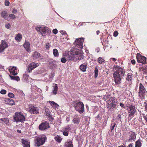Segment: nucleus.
Returning a JSON list of instances; mask_svg holds the SVG:
<instances>
[{
    "mask_svg": "<svg viewBox=\"0 0 147 147\" xmlns=\"http://www.w3.org/2000/svg\"><path fill=\"white\" fill-rule=\"evenodd\" d=\"M61 33L63 35H67V33L65 32L64 31L62 30L61 31Z\"/></svg>",
    "mask_w": 147,
    "mask_h": 147,
    "instance_id": "51",
    "label": "nucleus"
},
{
    "mask_svg": "<svg viewBox=\"0 0 147 147\" xmlns=\"http://www.w3.org/2000/svg\"><path fill=\"white\" fill-rule=\"evenodd\" d=\"M45 113L46 114V116H47L48 117V116H49L50 115V112L49 111V110L48 109H45Z\"/></svg>",
    "mask_w": 147,
    "mask_h": 147,
    "instance_id": "39",
    "label": "nucleus"
},
{
    "mask_svg": "<svg viewBox=\"0 0 147 147\" xmlns=\"http://www.w3.org/2000/svg\"><path fill=\"white\" fill-rule=\"evenodd\" d=\"M22 142L24 147H30V142L27 141L26 140L22 139Z\"/></svg>",
    "mask_w": 147,
    "mask_h": 147,
    "instance_id": "23",
    "label": "nucleus"
},
{
    "mask_svg": "<svg viewBox=\"0 0 147 147\" xmlns=\"http://www.w3.org/2000/svg\"><path fill=\"white\" fill-rule=\"evenodd\" d=\"M53 53L54 56L57 57L59 56V53L57 49H54L53 50Z\"/></svg>",
    "mask_w": 147,
    "mask_h": 147,
    "instance_id": "32",
    "label": "nucleus"
},
{
    "mask_svg": "<svg viewBox=\"0 0 147 147\" xmlns=\"http://www.w3.org/2000/svg\"><path fill=\"white\" fill-rule=\"evenodd\" d=\"M113 61H116V59H115V58H113L112 59Z\"/></svg>",
    "mask_w": 147,
    "mask_h": 147,
    "instance_id": "63",
    "label": "nucleus"
},
{
    "mask_svg": "<svg viewBox=\"0 0 147 147\" xmlns=\"http://www.w3.org/2000/svg\"><path fill=\"white\" fill-rule=\"evenodd\" d=\"M9 17L10 18L12 19H14L16 18V16L12 14H9L8 17Z\"/></svg>",
    "mask_w": 147,
    "mask_h": 147,
    "instance_id": "40",
    "label": "nucleus"
},
{
    "mask_svg": "<svg viewBox=\"0 0 147 147\" xmlns=\"http://www.w3.org/2000/svg\"><path fill=\"white\" fill-rule=\"evenodd\" d=\"M9 97L11 98H13L14 96V94L10 92L8 94Z\"/></svg>",
    "mask_w": 147,
    "mask_h": 147,
    "instance_id": "41",
    "label": "nucleus"
},
{
    "mask_svg": "<svg viewBox=\"0 0 147 147\" xmlns=\"http://www.w3.org/2000/svg\"><path fill=\"white\" fill-rule=\"evenodd\" d=\"M80 121V117H75L73 120V122L75 124H78Z\"/></svg>",
    "mask_w": 147,
    "mask_h": 147,
    "instance_id": "29",
    "label": "nucleus"
},
{
    "mask_svg": "<svg viewBox=\"0 0 147 147\" xmlns=\"http://www.w3.org/2000/svg\"><path fill=\"white\" fill-rule=\"evenodd\" d=\"M17 12V11L16 9H13V10H12V12L13 13L15 14Z\"/></svg>",
    "mask_w": 147,
    "mask_h": 147,
    "instance_id": "53",
    "label": "nucleus"
},
{
    "mask_svg": "<svg viewBox=\"0 0 147 147\" xmlns=\"http://www.w3.org/2000/svg\"><path fill=\"white\" fill-rule=\"evenodd\" d=\"M117 126L116 125V123L113 122L111 124V125L110 128V130L111 132H113L115 127L116 128Z\"/></svg>",
    "mask_w": 147,
    "mask_h": 147,
    "instance_id": "30",
    "label": "nucleus"
},
{
    "mask_svg": "<svg viewBox=\"0 0 147 147\" xmlns=\"http://www.w3.org/2000/svg\"><path fill=\"white\" fill-rule=\"evenodd\" d=\"M35 29L37 32L41 34L42 36L49 35L51 33V30L44 26H36Z\"/></svg>",
    "mask_w": 147,
    "mask_h": 147,
    "instance_id": "3",
    "label": "nucleus"
},
{
    "mask_svg": "<svg viewBox=\"0 0 147 147\" xmlns=\"http://www.w3.org/2000/svg\"><path fill=\"white\" fill-rule=\"evenodd\" d=\"M22 36L20 34H18L15 37L16 40L18 41H20L22 39Z\"/></svg>",
    "mask_w": 147,
    "mask_h": 147,
    "instance_id": "33",
    "label": "nucleus"
},
{
    "mask_svg": "<svg viewBox=\"0 0 147 147\" xmlns=\"http://www.w3.org/2000/svg\"><path fill=\"white\" fill-rule=\"evenodd\" d=\"M29 77V75L25 73L23 75V79L25 81H27L28 80Z\"/></svg>",
    "mask_w": 147,
    "mask_h": 147,
    "instance_id": "36",
    "label": "nucleus"
},
{
    "mask_svg": "<svg viewBox=\"0 0 147 147\" xmlns=\"http://www.w3.org/2000/svg\"><path fill=\"white\" fill-rule=\"evenodd\" d=\"M81 49H71L67 56L68 59L70 61H76L78 60H80L82 59L84 56L81 51Z\"/></svg>",
    "mask_w": 147,
    "mask_h": 147,
    "instance_id": "1",
    "label": "nucleus"
},
{
    "mask_svg": "<svg viewBox=\"0 0 147 147\" xmlns=\"http://www.w3.org/2000/svg\"><path fill=\"white\" fill-rule=\"evenodd\" d=\"M129 138L128 140V141L129 142H132L133 141H135L136 138V133L132 131H131L129 132Z\"/></svg>",
    "mask_w": 147,
    "mask_h": 147,
    "instance_id": "16",
    "label": "nucleus"
},
{
    "mask_svg": "<svg viewBox=\"0 0 147 147\" xmlns=\"http://www.w3.org/2000/svg\"><path fill=\"white\" fill-rule=\"evenodd\" d=\"M120 106L122 108H125V106L124 105V104L122 103H121L120 104Z\"/></svg>",
    "mask_w": 147,
    "mask_h": 147,
    "instance_id": "52",
    "label": "nucleus"
},
{
    "mask_svg": "<svg viewBox=\"0 0 147 147\" xmlns=\"http://www.w3.org/2000/svg\"><path fill=\"white\" fill-rule=\"evenodd\" d=\"M9 71L11 75L14 76L16 75L18 72L17 68L14 66L9 67Z\"/></svg>",
    "mask_w": 147,
    "mask_h": 147,
    "instance_id": "13",
    "label": "nucleus"
},
{
    "mask_svg": "<svg viewBox=\"0 0 147 147\" xmlns=\"http://www.w3.org/2000/svg\"><path fill=\"white\" fill-rule=\"evenodd\" d=\"M97 61L100 64L104 63L105 62L104 59L101 57H100L98 59Z\"/></svg>",
    "mask_w": 147,
    "mask_h": 147,
    "instance_id": "34",
    "label": "nucleus"
},
{
    "mask_svg": "<svg viewBox=\"0 0 147 147\" xmlns=\"http://www.w3.org/2000/svg\"><path fill=\"white\" fill-rule=\"evenodd\" d=\"M118 34V32L117 31H115L114 32L113 36L115 37H116Z\"/></svg>",
    "mask_w": 147,
    "mask_h": 147,
    "instance_id": "45",
    "label": "nucleus"
},
{
    "mask_svg": "<svg viewBox=\"0 0 147 147\" xmlns=\"http://www.w3.org/2000/svg\"><path fill=\"white\" fill-rule=\"evenodd\" d=\"M49 127V123L46 121L41 123L39 126V129L40 130H44Z\"/></svg>",
    "mask_w": 147,
    "mask_h": 147,
    "instance_id": "14",
    "label": "nucleus"
},
{
    "mask_svg": "<svg viewBox=\"0 0 147 147\" xmlns=\"http://www.w3.org/2000/svg\"><path fill=\"white\" fill-rule=\"evenodd\" d=\"M47 139L46 136L44 135L36 138L35 140L36 144L38 146L43 145Z\"/></svg>",
    "mask_w": 147,
    "mask_h": 147,
    "instance_id": "8",
    "label": "nucleus"
},
{
    "mask_svg": "<svg viewBox=\"0 0 147 147\" xmlns=\"http://www.w3.org/2000/svg\"><path fill=\"white\" fill-rule=\"evenodd\" d=\"M48 117L49 118V121H53L54 119L51 117V115L48 116Z\"/></svg>",
    "mask_w": 147,
    "mask_h": 147,
    "instance_id": "46",
    "label": "nucleus"
},
{
    "mask_svg": "<svg viewBox=\"0 0 147 147\" xmlns=\"http://www.w3.org/2000/svg\"><path fill=\"white\" fill-rule=\"evenodd\" d=\"M15 80H16L17 81H18L20 80V79L19 76H15Z\"/></svg>",
    "mask_w": 147,
    "mask_h": 147,
    "instance_id": "50",
    "label": "nucleus"
},
{
    "mask_svg": "<svg viewBox=\"0 0 147 147\" xmlns=\"http://www.w3.org/2000/svg\"><path fill=\"white\" fill-rule=\"evenodd\" d=\"M63 134L64 136H67L68 135V133L67 131H64L63 132Z\"/></svg>",
    "mask_w": 147,
    "mask_h": 147,
    "instance_id": "49",
    "label": "nucleus"
},
{
    "mask_svg": "<svg viewBox=\"0 0 147 147\" xmlns=\"http://www.w3.org/2000/svg\"><path fill=\"white\" fill-rule=\"evenodd\" d=\"M140 115L141 117L142 116L146 121L147 120V115H145V114L141 112L140 113Z\"/></svg>",
    "mask_w": 147,
    "mask_h": 147,
    "instance_id": "38",
    "label": "nucleus"
},
{
    "mask_svg": "<svg viewBox=\"0 0 147 147\" xmlns=\"http://www.w3.org/2000/svg\"><path fill=\"white\" fill-rule=\"evenodd\" d=\"M54 76V75L53 74H51V76H50V78H53Z\"/></svg>",
    "mask_w": 147,
    "mask_h": 147,
    "instance_id": "61",
    "label": "nucleus"
},
{
    "mask_svg": "<svg viewBox=\"0 0 147 147\" xmlns=\"http://www.w3.org/2000/svg\"><path fill=\"white\" fill-rule=\"evenodd\" d=\"M94 69L95 77L96 78L97 77L98 73V70L97 66L95 67Z\"/></svg>",
    "mask_w": 147,
    "mask_h": 147,
    "instance_id": "37",
    "label": "nucleus"
},
{
    "mask_svg": "<svg viewBox=\"0 0 147 147\" xmlns=\"http://www.w3.org/2000/svg\"><path fill=\"white\" fill-rule=\"evenodd\" d=\"M48 102L53 107L57 108L59 107L58 104L53 101H49Z\"/></svg>",
    "mask_w": 147,
    "mask_h": 147,
    "instance_id": "27",
    "label": "nucleus"
},
{
    "mask_svg": "<svg viewBox=\"0 0 147 147\" xmlns=\"http://www.w3.org/2000/svg\"><path fill=\"white\" fill-rule=\"evenodd\" d=\"M87 67L88 66L86 63H83L80 66V69L81 71L84 72L86 71V69L87 68Z\"/></svg>",
    "mask_w": 147,
    "mask_h": 147,
    "instance_id": "22",
    "label": "nucleus"
},
{
    "mask_svg": "<svg viewBox=\"0 0 147 147\" xmlns=\"http://www.w3.org/2000/svg\"><path fill=\"white\" fill-rule=\"evenodd\" d=\"M32 57L34 59L39 58V60H42L43 59V57L37 51L34 52L32 54Z\"/></svg>",
    "mask_w": 147,
    "mask_h": 147,
    "instance_id": "19",
    "label": "nucleus"
},
{
    "mask_svg": "<svg viewBox=\"0 0 147 147\" xmlns=\"http://www.w3.org/2000/svg\"><path fill=\"white\" fill-rule=\"evenodd\" d=\"M50 67L52 69H54L56 67L57 62L53 59H50L49 61Z\"/></svg>",
    "mask_w": 147,
    "mask_h": 147,
    "instance_id": "18",
    "label": "nucleus"
},
{
    "mask_svg": "<svg viewBox=\"0 0 147 147\" xmlns=\"http://www.w3.org/2000/svg\"><path fill=\"white\" fill-rule=\"evenodd\" d=\"M61 61L63 63H65L66 61V59L65 58L63 57L61 59Z\"/></svg>",
    "mask_w": 147,
    "mask_h": 147,
    "instance_id": "43",
    "label": "nucleus"
},
{
    "mask_svg": "<svg viewBox=\"0 0 147 147\" xmlns=\"http://www.w3.org/2000/svg\"><path fill=\"white\" fill-rule=\"evenodd\" d=\"M115 99L113 98L110 100L109 102L108 103V108L109 110L114 108L116 105H115Z\"/></svg>",
    "mask_w": 147,
    "mask_h": 147,
    "instance_id": "15",
    "label": "nucleus"
},
{
    "mask_svg": "<svg viewBox=\"0 0 147 147\" xmlns=\"http://www.w3.org/2000/svg\"><path fill=\"white\" fill-rule=\"evenodd\" d=\"M54 139L56 141L59 143L62 140V139L58 135L56 136L55 137Z\"/></svg>",
    "mask_w": 147,
    "mask_h": 147,
    "instance_id": "35",
    "label": "nucleus"
},
{
    "mask_svg": "<svg viewBox=\"0 0 147 147\" xmlns=\"http://www.w3.org/2000/svg\"><path fill=\"white\" fill-rule=\"evenodd\" d=\"M142 143V141L139 138L135 142V147H141Z\"/></svg>",
    "mask_w": 147,
    "mask_h": 147,
    "instance_id": "24",
    "label": "nucleus"
},
{
    "mask_svg": "<svg viewBox=\"0 0 147 147\" xmlns=\"http://www.w3.org/2000/svg\"><path fill=\"white\" fill-rule=\"evenodd\" d=\"M126 79V80L128 82H132L133 79L132 75L131 74H128Z\"/></svg>",
    "mask_w": 147,
    "mask_h": 147,
    "instance_id": "28",
    "label": "nucleus"
},
{
    "mask_svg": "<svg viewBox=\"0 0 147 147\" xmlns=\"http://www.w3.org/2000/svg\"><path fill=\"white\" fill-rule=\"evenodd\" d=\"M10 26V25L9 24H5V27L8 29L9 28Z\"/></svg>",
    "mask_w": 147,
    "mask_h": 147,
    "instance_id": "55",
    "label": "nucleus"
},
{
    "mask_svg": "<svg viewBox=\"0 0 147 147\" xmlns=\"http://www.w3.org/2000/svg\"><path fill=\"white\" fill-rule=\"evenodd\" d=\"M76 110L80 114L82 113L84 111V105L82 102L80 101H76L74 106Z\"/></svg>",
    "mask_w": 147,
    "mask_h": 147,
    "instance_id": "4",
    "label": "nucleus"
},
{
    "mask_svg": "<svg viewBox=\"0 0 147 147\" xmlns=\"http://www.w3.org/2000/svg\"><path fill=\"white\" fill-rule=\"evenodd\" d=\"M26 110L32 114H35L38 113L39 109L38 107L33 106L32 104L28 105Z\"/></svg>",
    "mask_w": 147,
    "mask_h": 147,
    "instance_id": "9",
    "label": "nucleus"
},
{
    "mask_svg": "<svg viewBox=\"0 0 147 147\" xmlns=\"http://www.w3.org/2000/svg\"><path fill=\"white\" fill-rule=\"evenodd\" d=\"M1 17L5 19L8 20L9 18L7 12L5 11H2L1 12Z\"/></svg>",
    "mask_w": 147,
    "mask_h": 147,
    "instance_id": "26",
    "label": "nucleus"
},
{
    "mask_svg": "<svg viewBox=\"0 0 147 147\" xmlns=\"http://www.w3.org/2000/svg\"><path fill=\"white\" fill-rule=\"evenodd\" d=\"M84 41L83 38H77L74 43L75 46L71 49H82L83 48V43Z\"/></svg>",
    "mask_w": 147,
    "mask_h": 147,
    "instance_id": "6",
    "label": "nucleus"
},
{
    "mask_svg": "<svg viewBox=\"0 0 147 147\" xmlns=\"http://www.w3.org/2000/svg\"><path fill=\"white\" fill-rule=\"evenodd\" d=\"M133 143H130L129 144L127 147H132L133 146Z\"/></svg>",
    "mask_w": 147,
    "mask_h": 147,
    "instance_id": "56",
    "label": "nucleus"
},
{
    "mask_svg": "<svg viewBox=\"0 0 147 147\" xmlns=\"http://www.w3.org/2000/svg\"><path fill=\"white\" fill-rule=\"evenodd\" d=\"M139 91L138 92L139 96L142 99L144 98L146 92V90L144 86L140 83V84Z\"/></svg>",
    "mask_w": 147,
    "mask_h": 147,
    "instance_id": "10",
    "label": "nucleus"
},
{
    "mask_svg": "<svg viewBox=\"0 0 147 147\" xmlns=\"http://www.w3.org/2000/svg\"><path fill=\"white\" fill-rule=\"evenodd\" d=\"M118 69L113 74L115 82L117 84H119L121 83V80L125 74V70L120 67L117 66Z\"/></svg>",
    "mask_w": 147,
    "mask_h": 147,
    "instance_id": "2",
    "label": "nucleus"
},
{
    "mask_svg": "<svg viewBox=\"0 0 147 147\" xmlns=\"http://www.w3.org/2000/svg\"><path fill=\"white\" fill-rule=\"evenodd\" d=\"M25 119L24 116L21 112L15 113L14 119L16 122L22 123L25 121Z\"/></svg>",
    "mask_w": 147,
    "mask_h": 147,
    "instance_id": "5",
    "label": "nucleus"
},
{
    "mask_svg": "<svg viewBox=\"0 0 147 147\" xmlns=\"http://www.w3.org/2000/svg\"><path fill=\"white\" fill-rule=\"evenodd\" d=\"M0 93L3 94H5L6 93V91L5 90H2L0 92Z\"/></svg>",
    "mask_w": 147,
    "mask_h": 147,
    "instance_id": "44",
    "label": "nucleus"
},
{
    "mask_svg": "<svg viewBox=\"0 0 147 147\" xmlns=\"http://www.w3.org/2000/svg\"><path fill=\"white\" fill-rule=\"evenodd\" d=\"M96 34H97V35H98L100 33V31L99 30H97L96 31Z\"/></svg>",
    "mask_w": 147,
    "mask_h": 147,
    "instance_id": "62",
    "label": "nucleus"
},
{
    "mask_svg": "<svg viewBox=\"0 0 147 147\" xmlns=\"http://www.w3.org/2000/svg\"><path fill=\"white\" fill-rule=\"evenodd\" d=\"M39 64L38 63H35L32 62L30 63L28 65L27 69V71L28 72H30L31 71L39 65Z\"/></svg>",
    "mask_w": 147,
    "mask_h": 147,
    "instance_id": "11",
    "label": "nucleus"
},
{
    "mask_svg": "<svg viewBox=\"0 0 147 147\" xmlns=\"http://www.w3.org/2000/svg\"><path fill=\"white\" fill-rule=\"evenodd\" d=\"M128 113L129 114L128 119L130 120L134 116L136 110L135 106L134 105H129L127 109Z\"/></svg>",
    "mask_w": 147,
    "mask_h": 147,
    "instance_id": "7",
    "label": "nucleus"
},
{
    "mask_svg": "<svg viewBox=\"0 0 147 147\" xmlns=\"http://www.w3.org/2000/svg\"><path fill=\"white\" fill-rule=\"evenodd\" d=\"M9 76L11 80H15V76Z\"/></svg>",
    "mask_w": 147,
    "mask_h": 147,
    "instance_id": "58",
    "label": "nucleus"
},
{
    "mask_svg": "<svg viewBox=\"0 0 147 147\" xmlns=\"http://www.w3.org/2000/svg\"><path fill=\"white\" fill-rule=\"evenodd\" d=\"M118 147H126V146H125L121 145Z\"/></svg>",
    "mask_w": 147,
    "mask_h": 147,
    "instance_id": "64",
    "label": "nucleus"
},
{
    "mask_svg": "<svg viewBox=\"0 0 147 147\" xmlns=\"http://www.w3.org/2000/svg\"><path fill=\"white\" fill-rule=\"evenodd\" d=\"M100 49L99 47H97L96 48V51L97 53H98L100 51Z\"/></svg>",
    "mask_w": 147,
    "mask_h": 147,
    "instance_id": "54",
    "label": "nucleus"
},
{
    "mask_svg": "<svg viewBox=\"0 0 147 147\" xmlns=\"http://www.w3.org/2000/svg\"><path fill=\"white\" fill-rule=\"evenodd\" d=\"M53 93L54 94H56L57 93L58 90L57 84H53Z\"/></svg>",
    "mask_w": 147,
    "mask_h": 147,
    "instance_id": "25",
    "label": "nucleus"
},
{
    "mask_svg": "<svg viewBox=\"0 0 147 147\" xmlns=\"http://www.w3.org/2000/svg\"><path fill=\"white\" fill-rule=\"evenodd\" d=\"M30 44L28 42L26 41L25 42L23 45L24 48L26 49V51L29 52H30Z\"/></svg>",
    "mask_w": 147,
    "mask_h": 147,
    "instance_id": "21",
    "label": "nucleus"
},
{
    "mask_svg": "<svg viewBox=\"0 0 147 147\" xmlns=\"http://www.w3.org/2000/svg\"><path fill=\"white\" fill-rule=\"evenodd\" d=\"M49 43H47L46 44V48H49Z\"/></svg>",
    "mask_w": 147,
    "mask_h": 147,
    "instance_id": "60",
    "label": "nucleus"
},
{
    "mask_svg": "<svg viewBox=\"0 0 147 147\" xmlns=\"http://www.w3.org/2000/svg\"><path fill=\"white\" fill-rule=\"evenodd\" d=\"M136 58L138 63L144 64L146 63V57L144 56H142L139 53H137Z\"/></svg>",
    "mask_w": 147,
    "mask_h": 147,
    "instance_id": "12",
    "label": "nucleus"
},
{
    "mask_svg": "<svg viewBox=\"0 0 147 147\" xmlns=\"http://www.w3.org/2000/svg\"><path fill=\"white\" fill-rule=\"evenodd\" d=\"M53 32L54 34H56L58 32V30L56 29H55L53 30Z\"/></svg>",
    "mask_w": 147,
    "mask_h": 147,
    "instance_id": "47",
    "label": "nucleus"
},
{
    "mask_svg": "<svg viewBox=\"0 0 147 147\" xmlns=\"http://www.w3.org/2000/svg\"><path fill=\"white\" fill-rule=\"evenodd\" d=\"M8 47V45L7 42L3 40H2L1 44L0 45V52H2Z\"/></svg>",
    "mask_w": 147,
    "mask_h": 147,
    "instance_id": "17",
    "label": "nucleus"
},
{
    "mask_svg": "<svg viewBox=\"0 0 147 147\" xmlns=\"http://www.w3.org/2000/svg\"><path fill=\"white\" fill-rule=\"evenodd\" d=\"M64 146L65 147H73L72 141L70 140H67V142H65Z\"/></svg>",
    "mask_w": 147,
    "mask_h": 147,
    "instance_id": "20",
    "label": "nucleus"
},
{
    "mask_svg": "<svg viewBox=\"0 0 147 147\" xmlns=\"http://www.w3.org/2000/svg\"><path fill=\"white\" fill-rule=\"evenodd\" d=\"M9 2L8 1L5 0V5L6 6H8L9 4Z\"/></svg>",
    "mask_w": 147,
    "mask_h": 147,
    "instance_id": "42",
    "label": "nucleus"
},
{
    "mask_svg": "<svg viewBox=\"0 0 147 147\" xmlns=\"http://www.w3.org/2000/svg\"><path fill=\"white\" fill-rule=\"evenodd\" d=\"M118 117L119 119L121 121V114L118 115Z\"/></svg>",
    "mask_w": 147,
    "mask_h": 147,
    "instance_id": "59",
    "label": "nucleus"
},
{
    "mask_svg": "<svg viewBox=\"0 0 147 147\" xmlns=\"http://www.w3.org/2000/svg\"><path fill=\"white\" fill-rule=\"evenodd\" d=\"M70 130V128L69 126H67L65 128V131L68 132V131Z\"/></svg>",
    "mask_w": 147,
    "mask_h": 147,
    "instance_id": "48",
    "label": "nucleus"
},
{
    "mask_svg": "<svg viewBox=\"0 0 147 147\" xmlns=\"http://www.w3.org/2000/svg\"><path fill=\"white\" fill-rule=\"evenodd\" d=\"M131 62L132 64H135V63H136L134 59L131 60Z\"/></svg>",
    "mask_w": 147,
    "mask_h": 147,
    "instance_id": "57",
    "label": "nucleus"
},
{
    "mask_svg": "<svg viewBox=\"0 0 147 147\" xmlns=\"http://www.w3.org/2000/svg\"><path fill=\"white\" fill-rule=\"evenodd\" d=\"M8 104L10 105H15V103L14 100L11 98H8L7 99Z\"/></svg>",
    "mask_w": 147,
    "mask_h": 147,
    "instance_id": "31",
    "label": "nucleus"
}]
</instances>
